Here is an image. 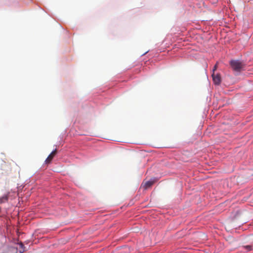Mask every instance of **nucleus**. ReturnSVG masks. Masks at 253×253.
<instances>
[{
  "label": "nucleus",
  "mask_w": 253,
  "mask_h": 253,
  "mask_svg": "<svg viewBox=\"0 0 253 253\" xmlns=\"http://www.w3.org/2000/svg\"><path fill=\"white\" fill-rule=\"evenodd\" d=\"M229 63L233 70L238 72H240L244 68L243 63L239 60H231Z\"/></svg>",
  "instance_id": "f257e3e1"
},
{
  "label": "nucleus",
  "mask_w": 253,
  "mask_h": 253,
  "mask_svg": "<svg viewBox=\"0 0 253 253\" xmlns=\"http://www.w3.org/2000/svg\"><path fill=\"white\" fill-rule=\"evenodd\" d=\"M212 81L215 85H219L220 84L221 79L220 76L219 74L215 75L213 73L212 74Z\"/></svg>",
  "instance_id": "f03ea898"
},
{
  "label": "nucleus",
  "mask_w": 253,
  "mask_h": 253,
  "mask_svg": "<svg viewBox=\"0 0 253 253\" xmlns=\"http://www.w3.org/2000/svg\"><path fill=\"white\" fill-rule=\"evenodd\" d=\"M9 195L10 193L8 192L2 196L0 197V204L7 203L9 200Z\"/></svg>",
  "instance_id": "7ed1b4c3"
},
{
  "label": "nucleus",
  "mask_w": 253,
  "mask_h": 253,
  "mask_svg": "<svg viewBox=\"0 0 253 253\" xmlns=\"http://www.w3.org/2000/svg\"><path fill=\"white\" fill-rule=\"evenodd\" d=\"M156 182V178H151L150 180L146 181L144 184L145 189L150 187Z\"/></svg>",
  "instance_id": "20e7f679"
},
{
  "label": "nucleus",
  "mask_w": 253,
  "mask_h": 253,
  "mask_svg": "<svg viewBox=\"0 0 253 253\" xmlns=\"http://www.w3.org/2000/svg\"><path fill=\"white\" fill-rule=\"evenodd\" d=\"M56 151V149H55L52 151L50 155L48 156L45 161L46 164L49 163L53 157V155L55 154V152Z\"/></svg>",
  "instance_id": "39448f33"
},
{
  "label": "nucleus",
  "mask_w": 253,
  "mask_h": 253,
  "mask_svg": "<svg viewBox=\"0 0 253 253\" xmlns=\"http://www.w3.org/2000/svg\"><path fill=\"white\" fill-rule=\"evenodd\" d=\"M244 248L247 251H250L253 250V247L252 245H246L244 246Z\"/></svg>",
  "instance_id": "423d86ee"
},
{
  "label": "nucleus",
  "mask_w": 253,
  "mask_h": 253,
  "mask_svg": "<svg viewBox=\"0 0 253 253\" xmlns=\"http://www.w3.org/2000/svg\"><path fill=\"white\" fill-rule=\"evenodd\" d=\"M19 245L20 247L21 248V249H22V250L24 249V248H25L24 245L22 242H20V243H19Z\"/></svg>",
  "instance_id": "0eeeda50"
},
{
  "label": "nucleus",
  "mask_w": 253,
  "mask_h": 253,
  "mask_svg": "<svg viewBox=\"0 0 253 253\" xmlns=\"http://www.w3.org/2000/svg\"><path fill=\"white\" fill-rule=\"evenodd\" d=\"M217 68V64H215V65L214 66V67H213V69H212V72H213V74H214V71H215V70H216Z\"/></svg>",
  "instance_id": "6e6552de"
},
{
  "label": "nucleus",
  "mask_w": 253,
  "mask_h": 253,
  "mask_svg": "<svg viewBox=\"0 0 253 253\" xmlns=\"http://www.w3.org/2000/svg\"><path fill=\"white\" fill-rule=\"evenodd\" d=\"M24 252V249L19 251V253H23Z\"/></svg>",
  "instance_id": "1a4fd4ad"
},
{
  "label": "nucleus",
  "mask_w": 253,
  "mask_h": 253,
  "mask_svg": "<svg viewBox=\"0 0 253 253\" xmlns=\"http://www.w3.org/2000/svg\"><path fill=\"white\" fill-rule=\"evenodd\" d=\"M1 208L0 207V213L1 212Z\"/></svg>",
  "instance_id": "9d476101"
}]
</instances>
